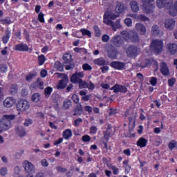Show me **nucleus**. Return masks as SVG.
Segmentation results:
<instances>
[{
  "label": "nucleus",
  "instance_id": "obj_1",
  "mask_svg": "<svg viewBox=\"0 0 177 177\" xmlns=\"http://www.w3.org/2000/svg\"><path fill=\"white\" fill-rule=\"evenodd\" d=\"M116 14H114L112 11L108 10L105 12L104 15V23L106 24V26H111L113 31H115L117 28H120L121 27V24H120V19L116 21L114 24L111 20H115L117 17H119L120 13H122L124 12V5L121 3H118L115 7Z\"/></svg>",
  "mask_w": 177,
  "mask_h": 177
},
{
  "label": "nucleus",
  "instance_id": "obj_2",
  "mask_svg": "<svg viewBox=\"0 0 177 177\" xmlns=\"http://www.w3.org/2000/svg\"><path fill=\"white\" fill-rule=\"evenodd\" d=\"M156 5L160 8L166 6L169 9L171 16H177V2L174 3L172 0H156Z\"/></svg>",
  "mask_w": 177,
  "mask_h": 177
},
{
  "label": "nucleus",
  "instance_id": "obj_3",
  "mask_svg": "<svg viewBox=\"0 0 177 177\" xmlns=\"http://www.w3.org/2000/svg\"><path fill=\"white\" fill-rule=\"evenodd\" d=\"M16 118L15 115H4L0 121V133L12 128L11 121Z\"/></svg>",
  "mask_w": 177,
  "mask_h": 177
},
{
  "label": "nucleus",
  "instance_id": "obj_4",
  "mask_svg": "<svg viewBox=\"0 0 177 177\" xmlns=\"http://www.w3.org/2000/svg\"><path fill=\"white\" fill-rule=\"evenodd\" d=\"M121 35L125 41H132L133 42L139 41V36L136 34H133L132 31L128 32L124 30L121 32Z\"/></svg>",
  "mask_w": 177,
  "mask_h": 177
},
{
  "label": "nucleus",
  "instance_id": "obj_5",
  "mask_svg": "<svg viewBox=\"0 0 177 177\" xmlns=\"http://www.w3.org/2000/svg\"><path fill=\"white\" fill-rule=\"evenodd\" d=\"M154 0H142V10L145 13H152L156 6L151 3Z\"/></svg>",
  "mask_w": 177,
  "mask_h": 177
},
{
  "label": "nucleus",
  "instance_id": "obj_6",
  "mask_svg": "<svg viewBox=\"0 0 177 177\" xmlns=\"http://www.w3.org/2000/svg\"><path fill=\"white\" fill-rule=\"evenodd\" d=\"M57 75L58 78H62L58 84L57 85V89H64L66 86H67V84H68V77L67 75L63 73H55Z\"/></svg>",
  "mask_w": 177,
  "mask_h": 177
},
{
  "label": "nucleus",
  "instance_id": "obj_7",
  "mask_svg": "<svg viewBox=\"0 0 177 177\" xmlns=\"http://www.w3.org/2000/svg\"><path fill=\"white\" fill-rule=\"evenodd\" d=\"M22 167L26 174H35V166L32 162L28 160H24L22 162Z\"/></svg>",
  "mask_w": 177,
  "mask_h": 177
},
{
  "label": "nucleus",
  "instance_id": "obj_8",
  "mask_svg": "<svg viewBox=\"0 0 177 177\" xmlns=\"http://www.w3.org/2000/svg\"><path fill=\"white\" fill-rule=\"evenodd\" d=\"M151 49L156 53H160L162 50V40L153 41L151 44Z\"/></svg>",
  "mask_w": 177,
  "mask_h": 177
},
{
  "label": "nucleus",
  "instance_id": "obj_9",
  "mask_svg": "<svg viewBox=\"0 0 177 177\" xmlns=\"http://www.w3.org/2000/svg\"><path fill=\"white\" fill-rule=\"evenodd\" d=\"M30 109V102L26 100H21L17 104L18 111H27Z\"/></svg>",
  "mask_w": 177,
  "mask_h": 177
},
{
  "label": "nucleus",
  "instance_id": "obj_10",
  "mask_svg": "<svg viewBox=\"0 0 177 177\" xmlns=\"http://www.w3.org/2000/svg\"><path fill=\"white\" fill-rule=\"evenodd\" d=\"M126 53L129 57H136L140 53V50L134 46H131L127 48Z\"/></svg>",
  "mask_w": 177,
  "mask_h": 177
},
{
  "label": "nucleus",
  "instance_id": "obj_11",
  "mask_svg": "<svg viewBox=\"0 0 177 177\" xmlns=\"http://www.w3.org/2000/svg\"><path fill=\"white\" fill-rule=\"evenodd\" d=\"M15 103H16V100L13 97H9L4 100L3 106L7 109H10V107H13Z\"/></svg>",
  "mask_w": 177,
  "mask_h": 177
},
{
  "label": "nucleus",
  "instance_id": "obj_12",
  "mask_svg": "<svg viewBox=\"0 0 177 177\" xmlns=\"http://www.w3.org/2000/svg\"><path fill=\"white\" fill-rule=\"evenodd\" d=\"M115 93L120 92L121 93H125L127 92V87L118 84L114 85L111 88Z\"/></svg>",
  "mask_w": 177,
  "mask_h": 177
},
{
  "label": "nucleus",
  "instance_id": "obj_13",
  "mask_svg": "<svg viewBox=\"0 0 177 177\" xmlns=\"http://www.w3.org/2000/svg\"><path fill=\"white\" fill-rule=\"evenodd\" d=\"M165 27L167 30H174L175 27V20L172 19H167L165 21Z\"/></svg>",
  "mask_w": 177,
  "mask_h": 177
},
{
  "label": "nucleus",
  "instance_id": "obj_14",
  "mask_svg": "<svg viewBox=\"0 0 177 177\" xmlns=\"http://www.w3.org/2000/svg\"><path fill=\"white\" fill-rule=\"evenodd\" d=\"M16 133L18 135V136H20V138H24V136H26L27 135V132H26V129L21 126H19L15 129Z\"/></svg>",
  "mask_w": 177,
  "mask_h": 177
},
{
  "label": "nucleus",
  "instance_id": "obj_15",
  "mask_svg": "<svg viewBox=\"0 0 177 177\" xmlns=\"http://www.w3.org/2000/svg\"><path fill=\"white\" fill-rule=\"evenodd\" d=\"M129 16H130V17H132L133 19H135L136 20H138L140 21H149V18H147V17L143 16L142 15H138L136 14H130Z\"/></svg>",
  "mask_w": 177,
  "mask_h": 177
},
{
  "label": "nucleus",
  "instance_id": "obj_16",
  "mask_svg": "<svg viewBox=\"0 0 177 177\" xmlns=\"http://www.w3.org/2000/svg\"><path fill=\"white\" fill-rule=\"evenodd\" d=\"M136 29L137 31H139L141 35H145L146 34V27L140 23L136 24Z\"/></svg>",
  "mask_w": 177,
  "mask_h": 177
},
{
  "label": "nucleus",
  "instance_id": "obj_17",
  "mask_svg": "<svg viewBox=\"0 0 177 177\" xmlns=\"http://www.w3.org/2000/svg\"><path fill=\"white\" fill-rule=\"evenodd\" d=\"M160 71L163 75H168L169 74V69L165 62H162L160 64Z\"/></svg>",
  "mask_w": 177,
  "mask_h": 177
},
{
  "label": "nucleus",
  "instance_id": "obj_18",
  "mask_svg": "<svg viewBox=\"0 0 177 177\" xmlns=\"http://www.w3.org/2000/svg\"><path fill=\"white\" fill-rule=\"evenodd\" d=\"M167 50L171 55H175L177 52L176 44H169L167 45Z\"/></svg>",
  "mask_w": 177,
  "mask_h": 177
},
{
  "label": "nucleus",
  "instance_id": "obj_19",
  "mask_svg": "<svg viewBox=\"0 0 177 177\" xmlns=\"http://www.w3.org/2000/svg\"><path fill=\"white\" fill-rule=\"evenodd\" d=\"M15 50H19V52H27L28 50V46L24 44H19L16 45Z\"/></svg>",
  "mask_w": 177,
  "mask_h": 177
},
{
  "label": "nucleus",
  "instance_id": "obj_20",
  "mask_svg": "<svg viewBox=\"0 0 177 177\" xmlns=\"http://www.w3.org/2000/svg\"><path fill=\"white\" fill-rule=\"evenodd\" d=\"M111 66L116 70H122L125 67V64L122 62H113L111 63Z\"/></svg>",
  "mask_w": 177,
  "mask_h": 177
},
{
  "label": "nucleus",
  "instance_id": "obj_21",
  "mask_svg": "<svg viewBox=\"0 0 177 177\" xmlns=\"http://www.w3.org/2000/svg\"><path fill=\"white\" fill-rule=\"evenodd\" d=\"M111 41L114 45H115V46H121V45H122V39L120 35L113 37Z\"/></svg>",
  "mask_w": 177,
  "mask_h": 177
},
{
  "label": "nucleus",
  "instance_id": "obj_22",
  "mask_svg": "<svg viewBox=\"0 0 177 177\" xmlns=\"http://www.w3.org/2000/svg\"><path fill=\"white\" fill-rule=\"evenodd\" d=\"M147 140L145 138H140L137 141V146L138 147H146L147 146Z\"/></svg>",
  "mask_w": 177,
  "mask_h": 177
},
{
  "label": "nucleus",
  "instance_id": "obj_23",
  "mask_svg": "<svg viewBox=\"0 0 177 177\" xmlns=\"http://www.w3.org/2000/svg\"><path fill=\"white\" fill-rule=\"evenodd\" d=\"M73 136V131L68 129L63 131V138L66 140L70 139Z\"/></svg>",
  "mask_w": 177,
  "mask_h": 177
},
{
  "label": "nucleus",
  "instance_id": "obj_24",
  "mask_svg": "<svg viewBox=\"0 0 177 177\" xmlns=\"http://www.w3.org/2000/svg\"><path fill=\"white\" fill-rule=\"evenodd\" d=\"M130 6L133 12H139V5L138 2L135 1L130 2Z\"/></svg>",
  "mask_w": 177,
  "mask_h": 177
},
{
  "label": "nucleus",
  "instance_id": "obj_25",
  "mask_svg": "<svg viewBox=\"0 0 177 177\" xmlns=\"http://www.w3.org/2000/svg\"><path fill=\"white\" fill-rule=\"evenodd\" d=\"M31 100L33 103H38L41 100V95L38 93H34L31 97Z\"/></svg>",
  "mask_w": 177,
  "mask_h": 177
},
{
  "label": "nucleus",
  "instance_id": "obj_26",
  "mask_svg": "<svg viewBox=\"0 0 177 177\" xmlns=\"http://www.w3.org/2000/svg\"><path fill=\"white\" fill-rule=\"evenodd\" d=\"M80 80H81V78L78 77V75H77V73L73 74L71 77V82H73V84H78Z\"/></svg>",
  "mask_w": 177,
  "mask_h": 177
},
{
  "label": "nucleus",
  "instance_id": "obj_27",
  "mask_svg": "<svg viewBox=\"0 0 177 177\" xmlns=\"http://www.w3.org/2000/svg\"><path fill=\"white\" fill-rule=\"evenodd\" d=\"M94 63L97 66H104L106 64V60L103 57H100L94 60Z\"/></svg>",
  "mask_w": 177,
  "mask_h": 177
},
{
  "label": "nucleus",
  "instance_id": "obj_28",
  "mask_svg": "<svg viewBox=\"0 0 177 177\" xmlns=\"http://www.w3.org/2000/svg\"><path fill=\"white\" fill-rule=\"evenodd\" d=\"M1 24H3L4 26L12 24V19L10 17H6L0 19Z\"/></svg>",
  "mask_w": 177,
  "mask_h": 177
},
{
  "label": "nucleus",
  "instance_id": "obj_29",
  "mask_svg": "<svg viewBox=\"0 0 177 177\" xmlns=\"http://www.w3.org/2000/svg\"><path fill=\"white\" fill-rule=\"evenodd\" d=\"M8 65H6V64H0V73L1 74H5L6 73H8Z\"/></svg>",
  "mask_w": 177,
  "mask_h": 177
},
{
  "label": "nucleus",
  "instance_id": "obj_30",
  "mask_svg": "<svg viewBox=\"0 0 177 177\" xmlns=\"http://www.w3.org/2000/svg\"><path fill=\"white\" fill-rule=\"evenodd\" d=\"M151 32L153 35H158L160 34V29L157 25L152 26Z\"/></svg>",
  "mask_w": 177,
  "mask_h": 177
},
{
  "label": "nucleus",
  "instance_id": "obj_31",
  "mask_svg": "<svg viewBox=\"0 0 177 177\" xmlns=\"http://www.w3.org/2000/svg\"><path fill=\"white\" fill-rule=\"evenodd\" d=\"M63 60L65 63H70V62H71V54L66 53L64 55Z\"/></svg>",
  "mask_w": 177,
  "mask_h": 177
},
{
  "label": "nucleus",
  "instance_id": "obj_32",
  "mask_svg": "<svg viewBox=\"0 0 177 177\" xmlns=\"http://www.w3.org/2000/svg\"><path fill=\"white\" fill-rule=\"evenodd\" d=\"M80 32H82V35H87V37H89L90 38L92 37V33L88 29H81Z\"/></svg>",
  "mask_w": 177,
  "mask_h": 177
},
{
  "label": "nucleus",
  "instance_id": "obj_33",
  "mask_svg": "<svg viewBox=\"0 0 177 177\" xmlns=\"http://www.w3.org/2000/svg\"><path fill=\"white\" fill-rule=\"evenodd\" d=\"M168 147H169V150H174V149H175L177 147V142L175 140H171L169 143Z\"/></svg>",
  "mask_w": 177,
  "mask_h": 177
},
{
  "label": "nucleus",
  "instance_id": "obj_34",
  "mask_svg": "<svg viewBox=\"0 0 177 177\" xmlns=\"http://www.w3.org/2000/svg\"><path fill=\"white\" fill-rule=\"evenodd\" d=\"M53 91V88H52V87L46 88L44 90L45 96H46L47 97H49V96H50V93H52Z\"/></svg>",
  "mask_w": 177,
  "mask_h": 177
},
{
  "label": "nucleus",
  "instance_id": "obj_35",
  "mask_svg": "<svg viewBox=\"0 0 177 177\" xmlns=\"http://www.w3.org/2000/svg\"><path fill=\"white\" fill-rule=\"evenodd\" d=\"M46 60V59L45 58V55H41L38 57V62H39V66H42V64L45 63Z\"/></svg>",
  "mask_w": 177,
  "mask_h": 177
},
{
  "label": "nucleus",
  "instance_id": "obj_36",
  "mask_svg": "<svg viewBox=\"0 0 177 177\" xmlns=\"http://www.w3.org/2000/svg\"><path fill=\"white\" fill-rule=\"evenodd\" d=\"M70 107H71V100H66L64 102V109H70Z\"/></svg>",
  "mask_w": 177,
  "mask_h": 177
},
{
  "label": "nucleus",
  "instance_id": "obj_37",
  "mask_svg": "<svg viewBox=\"0 0 177 177\" xmlns=\"http://www.w3.org/2000/svg\"><path fill=\"white\" fill-rule=\"evenodd\" d=\"M78 84L80 89H84V88H86V86H88V84L86 83V82L82 81V79Z\"/></svg>",
  "mask_w": 177,
  "mask_h": 177
},
{
  "label": "nucleus",
  "instance_id": "obj_38",
  "mask_svg": "<svg viewBox=\"0 0 177 177\" xmlns=\"http://www.w3.org/2000/svg\"><path fill=\"white\" fill-rule=\"evenodd\" d=\"M93 30L95 32V37H100V35H102V32L100 31V29H99V27L95 26Z\"/></svg>",
  "mask_w": 177,
  "mask_h": 177
},
{
  "label": "nucleus",
  "instance_id": "obj_39",
  "mask_svg": "<svg viewBox=\"0 0 177 177\" xmlns=\"http://www.w3.org/2000/svg\"><path fill=\"white\" fill-rule=\"evenodd\" d=\"M82 68L84 71H91V70H92V66H91L89 64H84L82 66Z\"/></svg>",
  "mask_w": 177,
  "mask_h": 177
},
{
  "label": "nucleus",
  "instance_id": "obj_40",
  "mask_svg": "<svg viewBox=\"0 0 177 177\" xmlns=\"http://www.w3.org/2000/svg\"><path fill=\"white\" fill-rule=\"evenodd\" d=\"M149 82L152 86H156V85H157V78L155 77H150Z\"/></svg>",
  "mask_w": 177,
  "mask_h": 177
},
{
  "label": "nucleus",
  "instance_id": "obj_41",
  "mask_svg": "<svg viewBox=\"0 0 177 177\" xmlns=\"http://www.w3.org/2000/svg\"><path fill=\"white\" fill-rule=\"evenodd\" d=\"M7 174H8V168L3 167L0 169V175H1V176H5V175H7Z\"/></svg>",
  "mask_w": 177,
  "mask_h": 177
},
{
  "label": "nucleus",
  "instance_id": "obj_42",
  "mask_svg": "<svg viewBox=\"0 0 177 177\" xmlns=\"http://www.w3.org/2000/svg\"><path fill=\"white\" fill-rule=\"evenodd\" d=\"M82 142H91V136L88 135H84L82 137Z\"/></svg>",
  "mask_w": 177,
  "mask_h": 177
},
{
  "label": "nucleus",
  "instance_id": "obj_43",
  "mask_svg": "<svg viewBox=\"0 0 177 177\" xmlns=\"http://www.w3.org/2000/svg\"><path fill=\"white\" fill-rule=\"evenodd\" d=\"M44 15L42 12H40L38 15V20L40 21V23H45V18L44 17Z\"/></svg>",
  "mask_w": 177,
  "mask_h": 177
},
{
  "label": "nucleus",
  "instance_id": "obj_44",
  "mask_svg": "<svg viewBox=\"0 0 177 177\" xmlns=\"http://www.w3.org/2000/svg\"><path fill=\"white\" fill-rule=\"evenodd\" d=\"M32 120L28 118L26 119L24 123V127H30V125H32Z\"/></svg>",
  "mask_w": 177,
  "mask_h": 177
},
{
  "label": "nucleus",
  "instance_id": "obj_45",
  "mask_svg": "<svg viewBox=\"0 0 177 177\" xmlns=\"http://www.w3.org/2000/svg\"><path fill=\"white\" fill-rule=\"evenodd\" d=\"M124 24H126L127 27H131V26H132V19L130 18H127L124 19Z\"/></svg>",
  "mask_w": 177,
  "mask_h": 177
},
{
  "label": "nucleus",
  "instance_id": "obj_46",
  "mask_svg": "<svg viewBox=\"0 0 177 177\" xmlns=\"http://www.w3.org/2000/svg\"><path fill=\"white\" fill-rule=\"evenodd\" d=\"M10 32H8V33H7V35L3 37V44H8V41H9V37H10Z\"/></svg>",
  "mask_w": 177,
  "mask_h": 177
},
{
  "label": "nucleus",
  "instance_id": "obj_47",
  "mask_svg": "<svg viewBox=\"0 0 177 177\" xmlns=\"http://www.w3.org/2000/svg\"><path fill=\"white\" fill-rule=\"evenodd\" d=\"M35 77V74L30 73L26 76V80L28 81V82H30L32 78Z\"/></svg>",
  "mask_w": 177,
  "mask_h": 177
},
{
  "label": "nucleus",
  "instance_id": "obj_48",
  "mask_svg": "<svg viewBox=\"0 0 177 177\" xmlns=\"http://www.w3.org/2000/svg\"><path fill=\"white\" fill-rule=\"evenodd\" d=\"M175 78H171L168 80V85L169 86H174V85H175Z\"/></svg>",
  "mask_w": 177,
  "mask_h": 177
},
{
  "label": "nucleus",
  "instance_id": "obj_49",
  "mask_svg": "<svg viewBox=\"0 0 177 177\" xmlns=\"http://www.w3.org/2000/svg\"><path fill=\"white\" fill-rule=\"evenodd\" d=\"M109 57H111V59H115L117 57V51H112L111 53L109 54Z\"/></svg>",
  "mask_w": 177,
  "mask_h": 177
},
{
  "label": "nucleus",
  "instance_id": "obj_50",
  "mask_svg": "<svg viewBox=\"0 0 177 177\" xmlns=\"http://www.w3.org/2000/svg\"><path fill=\"white\" fill-rule=\"evenodd\" d=\"M72 100H73L75 103H78L80 102V97H78V95L76 94H73L72 95Z\"/></svg>",
  "mask_w": 177,
  "mask_h": 177
},
{
  "label": "nucleus",
  "instance_id": "obj_51",
  "mask_svg": "<svg viewBox=\"0 0 177 177\" xmlns=\"http://www.w3.org/2000/svg\"><path fill=\"white\" fill-rule=\"evenodd\" d=\"M55 68H57L58 71H63V66L59 62L55 63Z\"/></svg>",
  "mask_w": 177,
  "mask_h": 177
},
{
  "label": "nucleus",
  "instance_id": "obj_52",
  "mask_svg": "<svg viewBox=\"0 0 177 177\" xmlns=\"http://www.w3.org/2000/svg\"><path fill=\"white\" fill-rule=\"evenodd\" d=\"M41 165H42V167H48L49 163L48 162V160H46V159H42L41 160Z\"/></svg>",
  "mask_w": 177,
  "mask_h": 177
},
{
  "label": "nucleus",
  "instance_id": "obj_53",
  "mask_svg": "<svg viewBox=\"0 0 177 177\" xmlns=\"http://www.w3.org/2000/svg\"><path fill=\"white\" fill-rule=\"evenodd\" d=\"M86 88H88V89H90V90L95 89V84L91 82H88V84H87Z\"/></svg>",
  "mask_w": 177,
  "mask_h": 177
},
{
  "label": "nucleus",
  "instance_id": "obj_54",
  "mask_svg": "<svg viewBox=\"0 0 177 177\" xmlns=\"http://www.w3.org/2000/svg\"><path fill=\"white\" fill-rule=\"evenodd\" d=\"M11 93H16L17 92V86L12 85L10 88Z\"/></svg>",
  "mask_w": 177,
  "mask_h": 177
},
{
  "label": "nucleus",
  "instance_id": "obj_55",
  "mask_svg": "<svg viewBox=\"0 0 177 177\" xmlns=\"http://www.w3.org/2000/svg\"><path fill=\"white\" fill-rule=\"evenodd\" d=\"M102 39L103 42H107L109 41V39H110V36L107 35H104L102 36Z\"/></svg>",
  "mask_w": 177,
  "mask_h": 177
},
{
  "label": "nucleus",
  "instance_id": "obj_56",
  "mask_svg": "<svg viewBox=\"0 0 177 177\" xmlns=\"http://www.w3.org/2000/svg\"><path fill=\"white\" fill-rule=\"evenodd\" d=\"M97 132V128L95 126H93L90 128V133H96Z\"/></svg>",
  "mask_w": 177,
  "mask_h": 177
},
{
  "label": "nucleus",
  "instance_id": "obj_57",
  "mask_svg": "<svg viewBox=\"0 0 177 177\" xmlns=\"http://www.w3.org/2000/svg\"><path fill=\"white\" fill-rule=\"evenodd\" d=\"M82 122V119L78 118L75 120L74 125L75 127H78V125H80V124H81Z\"/></svg>",
  "mask_w": 177,
  "mask_h": 177
},
{
  "label": "nucleus",
  "instance_id": "obj_58",
  "mask_svg": "<svg viewBox=\"0 0 177 177\" xmlns=\"http://www.w3.org/2000/svg\"><path fill=\"white\" fill-rule=\"evenodd\" d=\"M35 85L37 88H41V86H44V82L39 81V80H37L36 82H35Z\"/></svg>",
  "mask_w": 177,
  "mask_h": 177
},
{
  "label": "nucleus",
  "instance_id": "obj_59",
  "mask_svg": "<svg viewBox=\"0 0 177 177\" xmlns=\"http://www.w3.org/2000/svg\"><path fill=\"white\" fill-rule=\"evenodd\" d=\"M40 75H41V77H42V78H45V77H46V75H48V72L46 71V70H42L40 72Z\"/></svg>",
  "mask_w": 177,
  "mask_h": 177
},
{
  "label": "nucleus",
  "instance_id": "obj_60",
  "mask_svg": "<svg viewBox=\"0 0 177 177\" xmlns=\"http://www.w3.org/2000/svg\"><path fill=\"white\" fill-rule=\"evenodd\" d=\"M92 106H84V111H87L89 114H91V112L92 111Z\"/></svg>",
  "mask_w": 177,
  "mask_h": 177
},
{
  "label": "nucleus",
  "instance_id": "obj_61",
  "mask_svg": "<svg viewBox=\"0 0 177 177\" xmlns=\"http://www.w3.org/2000/svg\"><path fill=\"white\" fill-rule=\"evenodd\" d=\"M62 142H63V138H61L58 139L57 140L55 141L54 145L55 146H58V145H60V143H62Z\"/></svg>",
  "mask_w": 177,
  "mask_h": 177
},
{
  "label": "nucleus",
  "instance_id": "obj_62",
  "mask_svg": "<svg viewBox=\"0 0 177 177\" xmlns=\"http://www.w3.org/2000/svg\"><path fill=\"white\" fill-rule=\"evenodd\" d=\"M102 73H105L109 71V66H103L101 68Z\"/></svg>",
  "mask_w": 177,
  "mask_h": 177
},
{
  "label": "nucleus",
  "instance_id": "obj_63",
  "mask_svg": "<svg viewBox=\"0 0 177 177\" xmlns=\"http://www.w3.org/2000/svg\"><path fill=\"white\" fill-rule=\"evenodd\" d=\"M91 99V95H84L82 97V100H84V102H88Z\"/></svg>",
  "mask_w": 177,
  "mask_h": 177
},
{
  "label": "nucleus",
  "instance_id": "obj_64",
  "mask_svg": "<svg viewBox=\"0 0 177 177\" xmlns=\"http://www.w3.org/2000/svg\"><path fill=\"white\" fill-rule=\"evenodd\" d=\"M35 177H44V173H42V172L37 173L35 174Z\"/></svg>",
  "mask_w": 177,
  "mask_h": 177
}]
</instances>
